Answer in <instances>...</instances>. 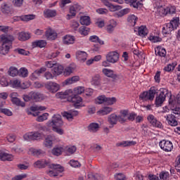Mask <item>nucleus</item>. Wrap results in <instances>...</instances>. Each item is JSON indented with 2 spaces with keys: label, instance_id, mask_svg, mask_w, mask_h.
Here are the masks:
<instances>
[{
  "label": "nucleus",
  "instance_id": "obj_32",
  "mask_svg": "<svg viewBox=\"0 0 180 180\" xmlns=\"http://www.w3.org/2000/svg\"><path fill=\"white\" fill-rule=\"evenodd\" d=\"M63 152H64V148L63 146H55L52 149V154L53 155H56V157L61 155V154H63Z\"/></svg>",
  "mask_w": 180,
  "mask_h": 180
},
{
  "label": "nucleus",
  "instance_id": "obj_25",
  "mask_svg": "<svg viewBox=\"0 0 180 180\" xmlns=\"http://www.w3.org/2000/svg\"><path fill=\"white\" fill-rule=\"evenodd\" d=\"M47 40H56L57 39V32L52 30H48L45 34Z\"/></svg>",
  "mask_w": 180,
  "mask_h": 180
},
{
  "label": "nucleus",
  "instance_id": "obj_61",
  "mask_svg": "<svg viewBox=\"0 0 180 180\" xmlns=\"http://www.w3.org/2000/svg\"><path fill=\"white\" fill-rule=\"evenodd\" d=\"M0 112L4 113V115H6V116H12L13 115L12 111L8 108H0Z\"/></svg>",
  "mask_w": 180,
  "mask_h": 180
},
{
  "label": "nucleus",
  "instance_id": "obj_36",
  "mask_svg": "<svg viewBox=\"0 0 180 180\" xmlns=\"http://www.w3.org/2000/svg\"><path fill=\"white\" fill-rule=\"evenodd\" d=\"M47 45V42L45 40H39L34 42H32L33 47H39L40 49H43V47H46Z\"/></svg>",
  "mask_w": 180,
  "mask_h": 180
},
{
  "label": "nucleus",
  "instance_id": "obj_57",
  "mask_svg": "<svg viewBox=\"0 0 180 180\" xmlns=\"http://www.w3.org/2000/svg\"><path fill=\"white\" fill-rule=\"evenodd\" d=\"M136 57L139 58L137 59L139 64L143 63L144 61V53L141 51H138L136 53Z\"/></svg>",
  "mask_w": 180,
  "mask_h": 180
},
{
  "label": "nucleus",
  "instance_id": "obj_29",
  "mask_svg": "<svg viewBox=\"0 0 180 180\" xmlns=\"http://www.w3.org/2000/svg\"><path fill=\"white\" fill-rule=\"evenodd\" d=\"M112 110H113V108L110 107H104L101 108L100 110H98L97 113L101 116H105L106 115H109V113H111Z\"/></svg>",
  "mask_w": 180,
  "mask_h": 180
},
{
  "label": "nucleus",
  "instance_id": "obj_9",
  "mask_svg": "<svg viewBox=\"0 0 180 180\" xmlns=\"http://www.w3.org/2000/svg\"><path fill=\"white\" fill-rule=\"evenodd\" d=\"M159 146L162 150L164 151L169 152L172 150V148H174V145H172V142L169 141H161L159 143Z\"/></svg>",
  "mask_w": 180,
  "mask_h": 180
},
{
  "label": "nucleus",
  "instance_id": "obj_56",
  "mask_svg": "<svg viewBox=\"0 0 180 180\" xmlns=\"http://www.w3.org/2000/svg\"><path fill=\"white\" fill-rule=\"evenodd\" d=\"M156 56H160V57H165L167 56V51L164 48H160L157 52L155 51Z\"/></svg>",
  "mask_w": 180,
  "mask_h": 180
},
{
  "label": "nucleus",
  "instance_id": "obj_39",
  "mask_svg": "<svg viewBox=\"0 0 180 180\" xmlns=\"http://www.w3.org/2000/svg\"><path fill=\"white\" fill-rule=\"evenodd\" d=\"M44 146L47 147V148H51L53 147V137L51 136H48L45 141H44Z\"/></svg>",
  "mask_w": 180,
  "mask_h": 180
},
{
  "label": "nucleus",
  "instance_id": "obj_42",
  "mask_svg": "<svg viewBox=\"0 0 180 180\" xmlns=\"http://www.w3.org/2000/svg\"><path fill=\"white\" fill-rule=\"evenodd\" d=\"M85 88L84 86H78L75 87L73 90V94L76 96H78V95H81L83 92H84ZM71 95H73L72 94Z\"/></svg>",
  "mask_w": 180,
  "mask_h": 180
},
{
  "label": "nucleus",
  "instance_id": "obj_35",
  "mask_svg": "<svg viewBox=\"0 0 180 180\" xmlns=\"http://www.w3.org/2000/svg\"><path fill=\"white\" fill-rule=\"evenodd\" d=\"M138 34L141 36V37H146L147 34H148V31L147 30V27L141 26L138 29Z\"/></svg>",
  "mask_w": 180,
  "mask_h": 180
},
{
  "label": "nucleus",
  "instance_id": "obj_8",
  "mask_svg": "<svg viewBox=\"0 0 180 180\" xmlns=\"http://www.w3.org/2000/svg\"><path fill=\"white\" fill-rule=\"evenodd\" d=\"M119 56L117 51H110L105 56V58L111 64H116L119 61Z\"/></svg>",
  "mask_w": 180,
  "mask_h": 180
},
{
  "label": "nucleus",
  "instance_id": "obj_4",
  "mask_svg": "<svg viewBox=\"0 0 180 180\" xmlns=\"http://www.w3.org/2000/svg\"><path fill=\"white\" fill-rule=\"evenodd\" d=\"M160 92L159 96H156L155 98V105L158 108H160V106L165 102V99L167 98H169V96H171V93L167 89H160Z\"/></svg>",
  "mask_w": 180,
  "mask_h": 180
},
{
  "label": "nucleus",
  "instance_id": "obj_15",
  "mask_svg": "<svg viewBox=\"0 0 180 180\" xmlns=\"http://www.w3.org/2000/svg\"><path fill=\"white\" fill-rule=\"evenodd\" d=\"M41 134L39 132H30L24 135L25 140H39Z\"/></svg>",
  "mask_w": 180,
  "mask_h": 180
},
{
  "label": "nucleus",
  "instance_id": "obj_55",
  "mask_svg": "<svg viewBox=\"0 0 180 180\" xmlns=\"http://www.w3.org/2000/svg\"><path fill=\"white\" fill-rule=\"evenodd\" d=\"M105 101H106V96H99L96 99V103H97L98 105H102V103H105Z\"/></svg>",
  "mask_w": 180,
  "mask_h": 180
},
{
  "label": "nucleus",
  "instance_id": "obj_43",
  "mask_svg": "<svg viewBox=\"0 0 180 180\" xmlns=\"http://www.w3.org/2000/svg\"><path fill=\"white\" fill-rule=\"evenodd\" d=\"M87 180H103V179L98 174H89L87 175Z\"/></svg>",
  "mask_w": 180,
  "mask_h": 180
},
{
  "label": "nucleus",
  "instance_id": "obj_6",
  "mask_svg": "<svg viewBox=\"0 0 180 180\" xmlns=\"http://www.w3.org/2000/svg\"><path fill=\"white\" fill-rule=\"evenodd\" d=\"M64 124L60 115L55 114L51 120L46 123L47 127H61Z\"/></svg>",
  "mask_w": 180,
  "mask_h": 180
},
{
  "label": "nucleus",
  "instance_id": "obj_41",
  "mask_svg": "<svg viewBox=\"0 0 180 180\" xmlns=\"http://www.w3.org/2000/svg\"><path fill=\"white\" fill-rule=\"evenodd\" d=\"M127 20L130 26H136V15L134 14L128 15Z\"/></svg>",
  "mask_w": 180,
  "mask_h": 180
},
{
  "label": "nucleus",
  "instance_id": "obj_16",
  "mask_svg": "<svg viewBox=\"0 0 180 180\" xmlns=\"http://www.w3.org/2000/svg\"><path fill=\"white\" fill-rule=\"evenodd\" d=\"M16 95H18V94L16 93H13L11 94V102H13V103L14 105H16L17 106H21L22 108H25L26 104L23 101H21L20 99L18 98V97H15L16 96Z\"/></svg>",
  "mask_w": 180,
  "mask_h": 180
},
{
  "label": "nucleus",
  "instance_id": "obj_44",
  "mask_svg": "<svg viewBox=\"0 0 180 180\" xmlns=\"http://www.w3.org/2000/svg\"><path fill=\"white\" fill-rule=\"evenodd\" d=\"M171 174L168 172H161L160 173V180H169Z\"/></svg>",
  "mask_w": 180,
  "mask_h": 180
},
{
  "label": "nucleus",
  "instance_id": "obj_54",
  "mask_svg": "<svg viewBox=\"0 0 180 180\" xmlns=\"http://www.w3.org/2000/svg\"><path fill=\"white\" fill-rule=\"evenodd\" d=\"M91 82L94 85H99L101 84V76L99 75H96L93 77Z\"/></svg>",
  "mask_w": 180,
  "mask_h": 180
},
{
  "label": "nucleus",
  "instance_id": "obj_40",
  "mask_svg": "<svg viewBox=\"0 0 180 180\" xmlns=\"http://www.w3.org/2000/svg\"><path fill=\"white\" fill-rule=\"evenodd\" d=\"M89 130L91 133H96L99 130V124L95 122L91 123L89 125Z\"/></svg>",
  "mask_w": 180,
  "mask_h": 180
},
{
  "label": "nucleus",
  "instance_id": "obj_17",
  "mask_svg": "<svg viewBox=\"0 0 180 180\" xmlns=\"http://www.w3.org/2000/svg\"><path fill=\"white\" fill-rule=\"evenodd\" d=\"M1 11L4 15H9V13H12V6L9 4L4 2L1 5Z\"/></svg>",
  "mask_w": 180,
  "mask_h": 180
},
{
  "label": "nucleus",
  "instance_id": "obj_51",
  "mask_svg": "<svg viewBox=\"0 0 180 180\" xmlns=\"http://www.w3.org/2000/svg\"><path fill=\"white\" fill-rule=\"evenodd\" d=\"M89 30H90L89 27L83 26L79 29V33H80V34H82L83 36H86L88 33H89Z\"/></svg>",
  "mask_w": 180,
  "mask_h": 180
},
{
  "label": "nucleus",
  "instance_id": "obj_14",
  "mask_svg": "<svg viewBox=\"0 0 180 180\" xmlns=\"http://www.w3.org/2000/svg\"><path fill=\"white\" fill-rule=\"evenodd\" d=\"M117 120H119V116L116 114H111L108 117V122L109 124V129H113L115 124H117Z\"/></svg>",
  "mask_w": 180,
  "mask_h": 180
},
{
  "label": "nucleus",
  "instance_id": "obj_30",
  "mask_svg": "<svg viewBox=\"0 0 180 180\" xmlns=\"http://www.w3.org/2000/svg\"><path fill=\"white\" fill-rule=\"evenodd\" d=\"M76 57L79 61H85L86 60V57H88V54L85 51H78L76 53Z\"/></svg>",
  "mask_w": 180,
  "mask_h": 180
},
{
  "label": "nucleus",
  "instance_id": "obj_63",
  "mask_svg": "<svg viewBox=\"0 0 180 180\" xmlns=\"http://www.w3.org/2000/svg\"><path fill=\"white\" fill-rule=\"evenodd\" d=\"M63 117H66L68 120H72V119H74L71 111L63 112Z\"/></svg>",
  "mask_w": 180,
  "mask_h": 180
},
{
  "label": "nucleus",
  "instance_id": "obj_18",
  "mask_svg": "<svg viewBox=\"0 0 180 180\" xmlns=\"http://www.w3.org/2000/svg\"><path fill=\"white\" fill-rule=\"evenodd\" d=\"M82 9V6L75 4L70 8V13L68 14V16H75L77 15V12H79Z\"/></svg>",
  "mask_w": 180,
  "mask_h": 180
},
{
  "label": "nucleus",
  "instance_id": "obj_22",
  "mask_svg": "<svg viewBox=\"0 0 180 180\" xmlns=\"http://www.w3.org/2000/svg\"><path fill=\"white\" fill-rule=\"evenodd\" d=\"M31 97L32 98V101L35 102H40V101H43L44 99V96L39 92H31Z\"/></svg>",
  "mask_w": 180,
  "mask_h": 180
},
{
  "label": "nucleus",
  "instance_id": "obj_5",
  "mask_svg": "<svg viewBox=\"0 0 180 180\" xmlns=\"http://www.w3.org/2000/svg\"><path fill=\"white\" fill-rule=\"evenodd\" d=\"M155 13L159 16H167V15L175 14L176 9L174 6H159L155 8Z\"/></svg>",
  "mask_w": 180,
  "mask_h": 180
},
{
  "label": "nucleus",
  "instance_id": "obj_45",
  "mask_svg": "<svg viewBox=\"0 0 180 180\" xmlns=\"http://www.w3.org/2000/svg\"><path fill=\"white\" fill-rule=\"evenodd\" d=\"M175 67H176V62H173L172 63L168 64L166 67L164 68V71H167L169 72V71H172L174 70Z\"/></svg>",
  "mask_w": 180,
  "mask_h": 180
},
{
  "label": "nucleus",
  "instance_id": "obj_26",
  "mask_svg": "<svg viewBox=\"0 0 180 180\" xmlns=\"http://www.w3.org/2000/svg\"><path fill=\"white\" fill-rule=\"evenodd\" d=\"M134 144H136V142H134L133 141H123L117 143L116 146L122 147V148L131 147V146H134Z\"/></svg>",
  "mask_w": 180,
  "mask_h": 180
},
{
  "label": "nucleus",
  "instance_id": "obj_1",
  "mask_svg": "<svg viewBox=\"0 0 180 180\" xmlns=\"http://www.w3.org/2000/svg\"><path fill=\"white\" fill-rule=\"evenodd\" d=\"M72 94V90L69 89L64 92H58L56 94L58 99H64V98H68L69 102L73 103L74 107L76 109H79L84 106L82 105V98L79 96L71 95Z\"/></svg>",
  "mask_w": 180,
  "mask_h": 180
},
{
  "label": "nucleus",
  "instance_id": "obj_62",
  "mask_svg": "<svg viewBox=\"0 0 180 180\" xmlns=\"http://www.w3.org/2000/svg\"><path fill=\"white\" fill-rule=\"evenodd\" d=\"M172 105H173V106H175L176 105L180 106V92L177 94L174 101L172 102Z\"/></svg>",
  "mask_w": 180,
  "mask_h": 180
},
{
  "label": "nucleus",
  "instance_id": "obj_28",
  "mask_svg": "<svg viewBox=\"0 0 180 180\" xmlns=\"http://www.w3.org/2000/svg\"><path fill=\"white\" fill-rule=\"evenodd\" d=\"M44 18H54L57 16V11L51 9H46L44 11Z\"/></svg>",
  "mask_w": 180,
  "mask_h": 180
},
{
  "label": "nucleus",
  "instance_id": "obj_3",
  "mask_svg": "<svg viewBox=\"0 0 180 180\" xmlns=\"http://www.w3.org/2000/svg\"><path fill=\"white\" fill-rule=\"evenodd\" d=\"M34 167L36 168H46V167H49L51 169H56L59 172H64V167L58 164H50L49 161L44 160L35 162Z\"/></svg>",
  "mask_w": 180,
  "mask_h": 180
},
{
  "label": "nucleus",
  "instance_id": "obj_27",
  "mask_svg": "<svg viewBox=\"0 0 180 180\" xmlns=\"http://www.w3.org/2000/svg\"><path fill=\"white\" fill-rule=\"evenodd\" d=\"M52 71H53V75H55V77H57V75H61V74H63V72H64V67L56 64L53 67Z\"/></svg>",
  "mask_w": 180,
  "mask_h": 180
},
{
  "label": "nucleus",
  "instance_id": "obj_52",
  "mask_svg": "<svg viewBox=\"0 0 180 180\" xmlns=\"http://www.w3.org/2000/svg\"><path fill=\"white\" fill-rule=\"evenodd\" d=\"M107 7L110 11V12H116V11H120V9H122L120 6H115L112 4H110Z\"/></svg>",
  "mask_w": 180,
  "mask_h": 180
},
{
  "label": "nucleus",
  "instance_id": "obj_11",
  "mask_svg": "<svg viewBox=\"0 0 180 180\" xmlns=\"http://www.w3.org/2000/svg\"><path fill=\"white\" fill-rule=\"evenodd\" d=\"M36 19V15L33 14L30 15H25L19 17H14V22H19V20H22V22H29L30 20H33Z\"/></svg>",
  "mask_w": 180,
  "mask_h": 180
},
{
  "label": "nucleus",
  "instance_id": "obj_46",
  "mask_svg": "<svg viewBox=\"0 0 180 180\" xmlns=\"http://www.w3.org/2000/svg\"><path fill=\"white\" fill-rule=\"evenodd\" d=\"M116 101L117 99L115 97H105V105L111 106L112 105H114V103H116Z\"/></svg>",
  "mask_w": 180,
  "mask_h": 180
},
{
  "label": "nucleus",
  "instance_id": "obj_21",
  "mask_svg": "<svg viewBox=\"0 0 180 180\" xmlns=\"http://www.w3.org/2000/svg\"><path fill=\"white\" fill-rule=\"evenodd\" d=\"M103 73L105 77L108 78H112V79H117V75L115 74V71L110 69H103Z\"/></svg>",
  "mask_w": 180,
  "mask_h": 180
},
{
  "label": "nucleus",
  "instance_id": "obj_64",
  "mask_svg": "<svg viewBox=\"0 0 180 180\" xmlns=\"http://www.w3.org/2000/svg\"><path fill=\"white\" fill-rule=\"evenodd\" d=\"M116 180H127L126 176L122 173H118L115 175Z\"/></svg>",
  "mask_w": 180,
  "mask_h": 180
},
{
  "label": "nucleus",
  "instance_id": "obj_48",
  "mask_svg": "<svg viewBox=\"0 0 180 180\" xmlns=\"http://www.w3.org/2000/svg\"><path fill=\"white\" fill-rule=\"evenodd\" d=\"M28 74L29 73L27 72V69H26L25 68H20V70L18 71L19 77H22V78H26V77H27Z\"/></svg>",
  "mask_w": 180,
  "mask_h": 180
},
{
  "label": "nucleus",
  "instance_id": "obj_37",
  "mask_svg": "<svg viewBox=\"0 0 180 180\" xmlns=\"http://www.w3.org/2000/svg\"><path fill=\"white\" fill-rule=\"evenodd\" d=\"M8 75H10V77H16L19 75V70H18V68L11 66L8 70Z\"/></svg>",
  "mask_w": 180,
  "mask_h": 180
},
{
  "label": "nucleus",
  "instance_id": "obj_47",
  "mask_svg": "<svg viewBox=\"0 0 180 180\" xmlns=\"http://www.w3.org/2000/svg\"><path fill=\"white\" fill-rule=\"evenodd\" d=\"M169 23H171L173 26V29H176L179 26V18H174Z\"/></svg>",
  "mask_w": 180,
  "mask_h": 180
},
{
  "label": "nucleus",
  "instance_id": "obj_49",
  "mask_svg": "<svg viewBox=\"0 0 180 180\" xmlns=\"http://www.w3.org/2000/svg\"><path fill=\"white\" fill-rule=\"evenodd\" d=\"M89 40L93 43H99V44H103V41L101 40L96 35L91 36Z\"/></svg>",
  "mask_w": 180,
  "mask_h": 180
},
{
  "label": "nucleus",
  "instance_id": "obj_12",
  "mask_svg": "<svg viewBox=\"0 0 180 180\" xmlns=\"http://www.w3.org/2000/svg\"><path fill=\"white\" fill-rule=\"evenodd\" d=\"M148 121L154 127H158L159 129H161L162 127V124L158 120H157V118L153 115H149L147 117Z\"/></svg>",
  "mask_w": 180,
  "mask_h": 180
},
{
  "label": "nucleus",
  "instance_id": "obj_24",
  "mask_svg": "<svg viewBox=\"0 0 180 180\" xmlns=\"http://www.w3.org/2000/svg\"><path fill=\"white\" fill-rule=\"evenodd\" d=\"M0 160L1 161H12L13 160V155L0 150Z\"/></svg>",
  "mask_w": 180,
  "mask_h": 180
},
{
  "label": "nucleus",
  "instance_id": "obj_10",
  "mask_svg": "<svg viewBox=\"0 0 180 180\" xmlns=\"http://www.w3.org/2000/svg\"><path fill=\"white\" fill-rule=\"evenodd\" d=\"M45 88H46L49 92H51V94H56V92L58 91L60 89V84L56 82H49L45 84Z\"/></svg>",
  "mask_w": 180,
  "mask_h": 180
},
{
  "label": "nucleus",
  "instance_id": "obj_60",
  "mask_svg": "<svg viewBox=\"0 0 180 180\" xmlns=\"http://www.w3.org/2000/svg\"><path fill=\"white\" fill-rule=\"evenodd\" d=\"M149 40L152 41V43H158V41H162V39L157 36H150L149 37Z\"/></svg>",
  "mask_w": 180,
  "mask_h": 180
},
{
  "label": "nucleus",
  "instance_id": "obj_2",
  "mask_svg": "<svg viewBox=\"0 0 180 180\" xmlns=\"http://www.w3.org/2000/svg\"><path fill=\"white\" fill-rule=\"evenodd\" d=\"M13 40H15V37L11 34H4L0 36V41L1 43V46H0V54L6 56V54L9 53Z\"/></svg>",
  "mask_w": 180,
  "mask_h": 180
},
{
  "label": "nucleus",
  "instance_id": "obj_50",
  "mask_svg": "<svg viewBox=\"0 0 180 180\" xmlns=\"http://www.w3.org/2000/svg\"><path fill=\"white\" fill-rule=\"evenodd\" d=\"M32 112H37V110H46V107L41 105H33L30 108Z\"/></svg>",
  "mask_w": 180,
  "mask_h": 180
},
{
  "label": "nucleus",
  "instance_id": "obj_53",
  "mask_svg": "<svg viewBox=\"0 0 180 180\" xmlns=\"http://www.w3.org/2000/svg\"><path fill=\"white\" fill-rule=\"evenodd\" d=\"M49 118V113L45 112L41 115H39L37 118V122H44V120H47Z\"/></svg>",
  "mask_w": 180,
  "mask_h": 180
},
{
  "label": "nucleus",
  "instance_id": "obj_58",
  "mask_svg": "<svg viewBox=\"0 0 180 180\" xmlns=\"http://www.w3.org/2000/svg\"><path fill=\"white\" fill-rule=\"evenodd\" d=\"M27 178V174H21L15 176L14 177L12 178L11 180H22V179H26Z\"/></svg>",
  "mask_w": 180,
  "mask_h": 180
},
{
  "label": "nucleus",
  "instance_id": "obj_19",
  "mask_svg": "<svg viewBox=\"0 0 180 180\" xmlns=\"http://www.w3.org/2000/svg\"><path fill=\"white\" fill-rule=\"evenodd\" d=\"M77 65L75 63H72L65 68V69L63 70V75L65 77H68L69 75H71L74 71H75Z\"/></svg>",
  "mask_w": 180,
  "mask_h": 180
},
{
  "label": "nucleus",
  "instance_id": "obj_23",
  "mask_svg": "<svg viewBox=\"0 0 180 180\" xmlns=\"http://www.w3.org/2000/svg\"><path fill=\"white\" fill-rule=\"evenodd\" d=\"M75 41V37H74V36L65 35V37H63V44H66L67 46H68L70 44H74Z\"/></svg>",
  "mask_w": 180,
  "mask_h": 180
},
{
  "label": "nucleus",
  "instance_id": "obj_34",
  "mask_svg": "<svg viewBox=\"0 0 180 180\" xmlns=\"http://www.w3.org/2000/svg\"><path fill=\"white\" fill-rule=\"evenodd\" d=\"M30 39V34L25 32H21L18 33V40L20 41H26Z\"/></svg>",
  "mask_w": 180,
  "mask_h": 180
},
{
  "label": "nucleus",
  "instance_id": "obj_33",
  "mask_svg": "<svg viewBox=\"0 0 180 180\" xmlns=\"http://www.w3.org/2000/svg\"><path fill=\"white\" fill-rule=\"evenodd\" d=\"M173 31H174V26L171 23H167L162 28L163 34H171V32H173Z\"/></svg>",
  "mask_w": 180,
  "mask_h": 180
},
{
  "label": "nucleus",
  "instance_id": "obj_20",
  "mask_svg": "<svg viewBox=\"0 0 180 180\" xmlns=\"http://www.w3.org/2000/svg\"><path fill=\"white\" fill-rule=\"evenodd\" d=\"M129 117V110H122L120 111V115L118 116V122L120 123H124L127 120V117Z\"/></svg>",
  "mask_w": 180,
  "mask_h": 180
},
{
  "label": "nucleus",
  "instance_id": "obj_7",
  "mask_svg": "<svg viewBox=\"0 0 180 180\" xmlns=\"http://www.w3.org/2000/svg\"><path fill=\"white\" fill-rule=\"evenodd\" d=\"M157 94V89L155 87H151L148 91H143L140 94L139 98L142 101H154L155 98V94Z\"/></svg>",
  "mask_w": 180,
  "mask_h": 180
},
{
  "label": "nucleus",
  "instance_id": "obj_31",
  "mask_svg": "<svg viewBox=\"0 0 180 180\" xmlns=\"http://www.w3.org/2000/svg\"><path fill=\"white\" fill-rule=\"evenodd\" d=\"M30 151L34 157H43L46 154V152L41 149L31 148Z\"/></svg>",
  "mask_w": 180,
  "mask_h": 180
},
{
  "label": "nucleus",
  "instance_id": "obj_38",
  "mask_svg": "<svg viewBox=\"0 0 180 180\" xmlns=\"http://www.w3.org/2000/svg\"><path fill=\"white\" fill-rule=\"evenodd\" d=\"M80 23L81 25H84L85 26H89L91 25V18L89 16H82L80 18Z\"/></svg>",
  "mask_w": 180,
  "mask_h": 180
},
{
  "label": "nucleus",
  "instance_id": "obj_59",
  "mask_svg": "<svg viewBox=\"0 0 180 180\" xmlns=\"http://www.w3.org/2000/svg\"><path fill=\"white\" fill-rule=\"evenodd\" d=\"M53 170H49L48 172V175L49 176H58V174H61L63 172H58V170H56L55 169H52Z\"/></svg>",
  "mask_w": 180,
  "mask_h": 180
},
{
  "label": "nucleus",
  "instance_id": "obj_13",
  "mask_svg": "<svg viewBox=\"0 0 180 180\" xmlns=\"http://www.w3.org/2000/svg\"><path fill=\"white\" fill-rule=\"evenodd\" d=\"M164 117L166 119L169 126H178V121L176 120V117H175V115L172 114H169L167 115H165Z\"/></svg>",
  "mask_w": 180,
  "mask_h": 180
}]
</instances>
